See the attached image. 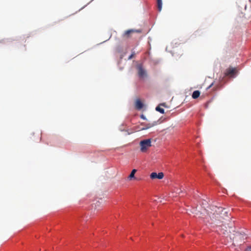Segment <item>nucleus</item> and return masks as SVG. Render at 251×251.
<instances>
[{"mask_svg":"<svg viewBox=\"0 0 251 251\" xmlns=\"http://www.w3.org/2000/svg\"><path fill=\"white\" fill-rule=\"evenodd\" d=\"M134 55V53L133 52L128 57V60L131 59L133 57Z\"/></svg>","mask_w":251,"mask_h":251,"instance_id":"15","label":"nucleus"},{"mask_svg":"<svg viewBox=\"0 0 251 251\" xmlns=\"http://www.w3.org/2000/svg\"><path fill=\"white\" fill-rule=\"evenodd\" d=\"M141 117V118H143V119H146V118H145V117H144V116L143 115H142Z\"/></svg>","mask_w":251,"mask_h":251,"instance_id":"17","label":"nucleus"},{"mask_svg":"<svg viewBox=\"0 0 251 251\" xmlns=\"http://www.w3.org/2000/svg\"><path fill=\"white\" fill-rule=\"evenodd\" d=\"M141 31L139 30H135V29H129L125 32L123 34V37H126V38L131 37L132 35L135 33H140Z\"/></svg>","mask_w":251,"mask_h":251,"instance_id":"6","label":"nucleus"},{"mask_svg":"<svg viewBox=\"0 0 251 251\" xmlns=\"http://www.w3.org/2000/svg\"><path fill=\"white\" fill-rule=\"evenodd\" d=\"M155 109H156V111L160 112L162 114H164V109L161 108L159 106H157L156 107Z\"/></svg>","mask_w":251,"mask_h":251,"instance_id":"14","label":"nucleus"},{"mask_svg":"<svg viewBox=\"0 0 251 251\" xmlns=\"http://www.w3.org/2000/svg\"><path fill=\"white\" fill-rule=\"evenodd\" d=\"M163 177H164V174L162 172L159 173L158 174L153 172V173H152L150 175V177L152 179H155V178H158V179H161L163 178Z\"/></svg>","mask_w":251,"mask_h":251,"instance_id":"8","label":"nucleus"},{"mask_svg":"<svg viewBox=\"0 0 251 251\" xmlns=\"http://www.w3.org/2000/svg\"><path fill=\"white\" fill-rule=\"evenodd\" d=\"M157 6L158 10L159 11H161L162 6V0H157Z\"/></svg>","mask_w":251,"mask_h":251,"instance_id":"13","label":"nucleus"},{"mask_svg":"<svg viewBox=\"0 0 251 251\" xmlns=\"http://www.w3.org/2000/svg\"><path fill=\"white\" fill-rule=\"evenodd\" d=\"M236 73L235 68L229 67L226 69L225 72V76L233 77Z\"/></svg>","mask_w":251,"mask_h":251,"instance_id":"5","label":"nucleus"},{"mask_svg":"<svg viewBox=\"0 0 251 251\" xmlns=\"http://www.w3.org/2000/svg\"><path fill=\"white\" fill-rule=\"evenodd\" d=\"M245 251H251V247L247 248Z\"/></svg>","mask_w":251,"mask_h":251,"instance_id":"16","label":"nucleus"},{"mask_svg":"<svg viewBox=\"0 0 251 251\" xmlns=\"http://www.w3.org/2000/svg\"><path fill=\"white\" fill-rule=\"evenodd\" d=\"M213 209L217 213H220L221 218L228 217V212L225 209H223L222 207H217L216 206L213 207Z\"/></svg>","mask_w":251,"mask_h":251,"instance_id":"4","label":"nucleus"},{"mask_svg":"<svg viewBox=\"0 0 251 251\" xmlns=\"http://www.w3.org/2000/svg\"><path fill=\"white\" fill-rule=\"evenodd\" d=\"M158 124V121H154L152 123L147 124L145 126L141 128V130H146L152 127H153Z\"/></svg>","mask_w":251,"mask_h":251,"instance_id":"9","label":"nucleus"},{"mask_svg":"<svg viewBox=\"0 0 251 251\" xmlns=\"http://www.w3.org/2000/svg\"><path fill=\"white\" fill-rule=\"evenodd\" d=\"M135 107L138 110L141 109L143 107V104L140 100H137L135 103Z\"/></svg>","mask_w":251,"mask_h":251,"instance_id":"11","label":"nucleus"},{"mask_svg":"<svg viewBox=\"0 0 251 251\" xmlns=\"http://www.w3.org/2000/svg\"><path fill=\"white\" fill-rule=\"evenodd\" d=\"M233 236L230 235V239L233 240V244L234 246L241 245L245 243V240L247 238V235L244 233L235 232L233 233Z\"/></svg>","mask_w":251,"mask_h":251,"instance_id":"1","label":"nucleus"},{"mask_svg":"<svg viewBox=\"0 0 251 251\" xmlns=\"http://www.w3.org/2000/svg\"><path fill=\"white\" fill-rule=\"evenodd\" d=\"M200 95V92L198 90H196L193 92L192 94V98L194 99H197Z\"/></svg>","mask_w":251,"mask_h":251,"instance_id":"12","label":"nucleus"},{"mask_svg":"<svg viewBox=\"0 0 251 251\" xmlns=\"http://www.w3.org/2000/svg\"><path fill=\"white\" fill-rule=\"evenodd\" d=\"M136 172H137V170L136 169H133L132 170L130 174L127 177V179L129 180H131L132 179H135L136 177H135L134 175Z\"/></svg>","mask_w":251,"mask_h":251,"instance_id":"10","label":"nucleus"},{"mask_svg":"<svg viewBox=\"0 0 251 251\" xmlns=\"http://www.w3.org/2000/svg\"><path fill=\"white\" fill-rule=\"evenodd\" d=\"M138 74L140 77H144L147 75L146 71L144 70L141 65L137 66Z\"/></svg>","mask_w":251,"mask_h":251,"instance_id":"7","label":"nucleus"},{"mask_svg":"<svg viewBox=\"0 0 251 251\" xmlns=\"http://www.w3.org/2000/svg\"><path fill=\"white\" fill-rule=\"evenodd\" d=\"M228 229H227V227L225 224H222V225L217 226L216 230L219 234L222 235L224 237H227L229 233L231 232L230 228L232 227L228 226Z\"/></svg>","mask_w":251,"mask_h":251,"instance_id":"2","label":"nucleus"},{"mask_svg":"<svg viewBox=\"0 0 251 251\" xmlns=\"http://www.w3.org/2000/svg\"><path fill=\"white\" fill-rule=\"evenodd\" d=\"M140 151L142 152H146L151 146V139H148L142 140L140 142Z\"/></svg>","mask_w":251,"mask_h":251,"instance_id":"3","label":"nucleus"}]
</instances>
